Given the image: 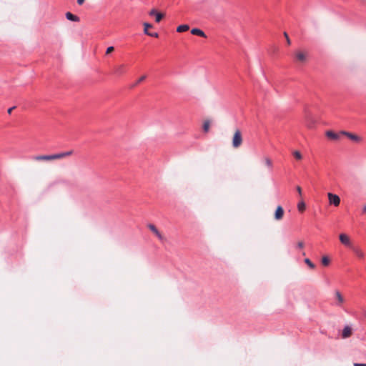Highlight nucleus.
<instances>
[{
	"instance_id": "6",
	"label": "nucleus",
	"mask_w": 366,
	"mask_h": 366,
	"mask_svg": "<svg viewBox=\"0 0 366 366\" xmlns=\"http://www.w3.org/2000/svg\"><path fill=\"white\" fill-rule=\"evenodd\" d=\"M335 296L336 300H337L336 302L335 303V305L337 307H341L345 302L344 297H342L340 292L338 290H336L335 292Z\"/></svg>"
},
{
	"instance_id": "33",
	"label": "nucleus",
	"mask_w": 366,
	"mask_h": 366,
	"mask_svg": "<svg viewBox=\"0 0 366 366\" xmlns=\"http://www.w3.org/2000/svg\"><path fill=\"white\" fill-rule=\"evenodd\" d=\"M14 109V107L9 108V109H8V113H9V114H11V112H12V110H13Z\"/></svg>"
},
{
	"instance_id": "13",
	"label": "nucleus",
	"mask_w": 366,
	"mask_h": 366,
	"mask_svg": "<svg viewBox=\"0 0 366 366\" xmlns=\"http://www.w3.org/2000/svg\"><path fill=\"white\" fill-rule=\"evenodd\" d=\"M296 58L299 61L304 62L306 60V54L302 51H297L295 54Z\"/></svg>"
},
{
	"instance_id": "24",
	"label": "nucleus",
	"mask_w": 366,
	"mask_h": 366,
	"mask_svg": "<svg viewBox=\"0 0 366 366\" xmlns=\"http://www.w3.org/2000/svg\"><path fill=\"white\" fill-rule=\"evenodd\" d=\"M144 32L145 34H147L149 32L148 31V29L152 28V26L149 23H144Z\"/></svg>"
},
{
	"instance_id": "20",
	"label": "nucleus",
	"mask_w": 366,
	"mask_h": 366,
	"mask_svg": "<svg viewBox=\"0 0 366 366\" xmlns=\"http://www.w3.org/2000/svg\"><path fill=\"white\" fill-rule=\"evenodd\" d=\"M321 262L323 266L327 267L330 264V259L327 256H323Z\"/></svg>"
},
{
	"instance_id": "12",
	"label": "nucleus",
	"mask_w": 366,
	"mask_h": 366,
	"mask_svg": "<svg viewBox=\"0 0 366 366\" xmlns=\"http://www.w3.org/2000/svg\"><path fill=\"white\" fill-rule=\"evenodd\" d=\"M125 72V65L120 64L115 67L114 73L117 75H122Z\"/></svg>"
},
{
	"instance_id": "35",
	"label": "nucleus",
	"mask_w": 366,
	"mask_h": 366,
	"mask_svg": "<svg viewBox=\"0 0 366 366\" xmlns=\"http://www.w3.org/2000/svg\"><path fill=\"white\" fill-rule=\"evenodd\" d=\"M362 211L364 213H366V204L363 207Z\"/></svg>"
},
{
	"instance_id": "17",
	"label": "nucleus",
	"mask_w": 366,
	"mask_h": 366,
	"mask_svg": "<svg viewBox=\"0 0 366 366\" xmlns=\"http://www.w3.org/2000/svg\"><path fill=\"white\" fill-rule=\"evenodd\" d=\"M203 131L205 133H207L209 131L210 128V121L209 120H205L203 123Z\"/></svg>"
},
{
	"instance_id": "18",
	"label": "nucleus",
	"mask_w": 366,
	"mask_h": 366,
	"mask_svg": "<svg viewBox=\"0 0 366 366\" xmlns=\"http://www.w3.org/2000/svg\"><path fill=\"white\" fill-rule=\"evenodd\" d=\"M306 209V205L304 201H300L297 204V209L300 212H303Z\"/></svg>"
},
{
	"instance_id": "15",
	"label": "nucleus",
	"mask_w": 366,
	"mask_h": 366,
	"mask_svg": "<svg viewBox=\"0 0 366 366\" xmlns=\"http://www.w3.org/2000/svg\"><path fill=\"white\" fill-rule=\"evenodd\" d=\"M66 17L68 20H70L72 21H79V18L77 16H76L70 12H67L66 14Z\"/></svg>"
},
{
	"instance_id": "26",
	"label": "nucleus",
	"mask_w": 366,
	"mask_h": 366,
	"mask_svg": "<svg viewBox=\"0 0 366 366\" xmlns=\"http://www.w3.org/2000/svg\"><path fill=\"white\" fill-rule=\"evenodd\" d=\"M304 246H305L304 242L302 241H300L296 244V248L297 249H302L304 247Z\"/></svg>"
},
{
	"instance_id": "1",
	"label": "nucleus",
	"mask_w": 366,
	"mask_h": 366,
	"mask_svg": "<svg viewBox=\"0 0 366 366\" xmlns=\"http://www.w3.org/2000/svg\"><path fill=\"white\" fill-rule=\"evenodd\" d=\"M73 150H69L67 152H60L57 154H50V155H37L34 156L32 159L35 161H51L55 159H63L64 157L71 156L73 154Z\"/></svg>"
},
{
	"instance_id": "32",
	"label": "nucleus",
	"mask_w": 366,
	"mask_h": 366,
	"mask_svg": "<svg viewBox=\"0 0 366 366\" xmlns=\"http://www.w3.org/2000/svg\"><path fill=\"white\" fill-rule=\"evenodd\" d=\"M84 1L85 0H77V3L78 4L81 5L84 4Z\"/></svg>"
},
{
	"instance_id": "11",
	"label": "nucleus",
	"mask_w": 366,
	"mask_h": 366,
	"mask_svg": "<svg viewBox=\"0 0 366 366\" xmlns=\"http://www.w3.org/2000/svg\"><path fill=\"white\" fill-rule=\"evenodd\" d=\"M191 34L193 35H197V36H199L204 37V38L207 37L205 33L202 30H201L198 28L192 29L191 30Z\"/></svg>"
},
{
	"instance_id": "9",
	"label": "nucleus",
	"mask_w": 366,
	"mask_h": 366,
	"mask_svg": "<svg viewBox=\"0 0 366 366\" xmlns=\"http://www.w3.org/2000/svg\"><path fill=\"white\" fill-rule=\"evenodd\" d=\"M149 16H155L156 22H159L164 16V15L162 13L158 12L156 9H152L149 11Z\"/></svg>"
},
{
	"instance_id": "16",
	"label": "nucleus",
	"mask_w": 366,
	"mask_h": 366,
	"mask_svg": "<svg viewBox=\"0 0 366 366\" xmlns=\"http://www.w3.org/2000/svg\"><path fill=\"white\" fill-rule=\"evenodd\" d=\"M189 26L187 24H182V25H179L177 28V31L182 33V32L189 30Z\"/></svg>"
},
{
	"instance_id": "8",
	"label": "nucleus",
	"mask_w": 366,
	"mask_h": 366,
	"mask_svg": "<svg viewBox=\"0 0 366 366\" xmlns=\"http://www.w3.org/2000/svg\"><path fill=\"white\" fill-rule=\"evenodd\" d=\"M148 228L157 237L159 240L162 241L164 239V237L154 224H148Z\"/></svg>"
},
{
	"instance_id": "31",
	"label": "nucleus",
	"mask_w": 366,
	"mask_h": 366,
	"mask_svg": "<svg viewBox=\"0 0 366 366\" xmlns=\"http://www.w3.org/2000/svg\"><path fill=\"white\" fill-rule=\"evenodd\" d=\"M285 37H286V39H287V44H290V39H289V36H288L287 34V33H285Z\"/></svg>"
},
{
	"instance_id": "34",
	"label": "nucleus",
	"mask_w": 366,
	"mask_h": 366,
	"mask_svg": "<svg viewBox=\"0 0 366 366\" xmlns=\"http://www.w3.org/2000/svg\"><path fill=\"white\" fill-rule=\"evenodd\" d=\"M362 315L366 318V310H362Z\"/></svg>"
},
{
	"instance_id": "22",
	"label": "nucleus",
	"mask_w": 366,
	"mask_h": 366,
	"mask_svg": "<svg viewBox=\"0 0 366 366\" xmlns=\"http://www.w3.org/2000/svg\"><path fill=\"white\" fill-rule=\"evenodd\" d=\"M305 264H307L308 265V267L313 269L315 268V265L314 263L312 262V261L309 259V258H306L305 259Z\"/></svg>"
},
{
	"instance_id": "36",
	"label": "nucleus",
	"mask_w": 366,
	"mask_h": 366,
	"mask_svg": "<svg viewBox=\"0 0 366 366\" xmlns=\"http://www.w3.org/2000/svg\"><path fill=\"white\" fill-rule=\"evenodd\" d=\"M312 124H313V123L308 124H307L308 127H312Z\"/></svg>"
},
{
	"instance_id": "29",
	"label": "nucleus",
	"mask_w": 366,
	"mask_h": 366,
	"mask_svg": "<svg viewBox=\"0 0 366 366\" xmlns=\"http://www.w3.org/2000/svg\"><path fill=\"white\" fill-rule=\"evenodd\" d=\"M296 189H297V191L298 194L301 196L302 195V189H301V187L300 186H297L296 187Z\"/></svg>"
},
{
	"instance_id": "25",
	"label": "nucleus",
	"mask_w": 366,
	"mask_h": 366,
	"mask_svg": "<svg viewBox=\"0 0 366 366\" xmlns=\"http://www.w3.org/2000/svg\"><path fill=\"white\" fill-rule=\"evenodd\" d=\"M147 78V76L146 75H143L141 77L139 78V79L137 81V82L135 83L134 86H137V84H140L141 82H142L143 81H144Z\"/></svg>"
},
{
	"instance_id": "19",
	"label": "nucleus",
	"mask_w": 366,
	"mask_h": 366,
	"mask_svg": "<svg viewBox=\"0 0 366 366\" xmlns=\"http://www.w3.org/2000/svg\"><path fill=\"white\" fill-rule=\"evenodd\" d=\"M344 134L347 135L350 139L357 142L360 140V137L355 134L348 133V132H343Z\"/></svg>"
},
{
	"instance_id": "4",
	"label": "nucleus",
	"mask_w": 366,
	"mask_h": 366,
	"mask_svg": "<svg viewBox=\"0 0 366 366\" xmlns=\"http://www.w3.org/2000/svg\"><path fill=\"white\" fill-rule=\"evenodd\" d=\"M327 196L330 204H333L335 207L340 205V199L338 195L334 194L332 193H328Z\"/></svg>"
},
{
	"instance_id": "28",
	"label": "nucleus",
	"mask_w": 366,
	"mask_h": 366,
	"mask_svg": "<svg viewBox=\"0 0 366 366\" xmlns=\"http://www.w3.org/2000/svg\"><path fill=\"white\" fill-rule=\"evenodd\" d=\"M147 35H148L149 36H152V37H158V33H157V32H154V33L149 32Z\"/></svg>"
},
{
	"instance_id": "30",
	"label": "nucleus",
	"mask_w": 366,
	"mask_h": 366,
	"mask_svg": "<svg viewBox=\"0 0 366 366\" xmlns=\"http://www.w3.org/2000/svg\"><path fill=\"white\" fill-rule=\"evenodd\" d=\"M354 366H366V363H355Z\"/></svg>"
},
{
	"instance_id": "10",
	"label": "nucleus",
	"mask_w": 366,
	"mask_h": 366,
	"mask_svg": "<svg viewBox=\"0 0 366 366\" xmlns=\"http://www.w3.org/2000/svg\"><path fill=\"white\" fill-rule=\"evenodd\" d=\"M352 335V329L350 326L346 325L342 332V337L345 339Z\"/></svg>"
},
{
	"instance_id": "2",
	"label": "nucleus",
	"mask_w": 366,
	"mask_h": 366,
	"mask_svg": "<svg viewBox=\"0 0 366 366\" xmlns=\"http://www.w3.org/2000/svg\"><path fill=\"white\" fill-rule=\"evenodd\" d=\"M242 143V137L241 132L239 129H237L234 132L233 139H232V146L234 148H238Z\"/></svg>"
},
{
	"instance_id": "5",
	"label": "nucleus",
	"mask_w": 366,
	"mask_h": 366,
	"mask_svg": "<svg viewBox=\"0 0 366 366\" xmlns=\"http://www.w3.org/2000/svg\"><path fill=\"white\" fill-rule=\"evenodd\" d=\"M356 257L360 259H363L365 257L364 251L359 247H352L351 248Z\"/></svg>"
},
{
	"instance_id": "21",
	"label": "nucleus",
	"mask_w": 366,
	"mask_h": 366,
	"mask_svg": "<svg viewBox=\"0 0 366 366\" xmlns=\"http://www.w3.org/2000/svg\"><path fill=\"white\" fill-rule=\"evenodd\" d=\"M264 160L265 165L269 169H272V160L269 157H265Z\"/></svg>"
},
{
	"instance_id": "7",
	"label": "nucleus",
	"mask_w": 366,
	"mask_h": 366,
	"mask_svg": "<svg viewBox=\"0 0 366 366\" xmlns=\"http://www.w3.org/2000/svg\"><path fill=\"white\" fill-rule=\"evenodd\" d=\"M284 209L282 206L279 205L274 212V219L277 221L281 220L284 216Z\"/></svg>"
},
{
	"instance_id": "23",
	"label": "nucleus",
	"mask_w": 366,
	"mask_h": 366,
	"mask_svg": "<svg viewBox=\"0 0 366 366\" xmlns=\"http://www.w3.org/2000/svg\"><path fill=\"white\" fill-rule=\"evenodd\" d=\"M294 157L297 160H301L302 158V154L299 151H294L292 152Z\"/></svg>"
},
{
	"instance_id": "14",
	"label": "nucleus",
	"mask_w": 366,
	"mask_h": 366,
	"mask_svg": "<svg viewBox=\"0 0 366 366\" xmlns=\"http://www.w3.org/2000/svg\"><path fill=\"white\" fill-rule=\"evenodd\" d=\"M326 136L329 139H332V140H337L339 138V134H337V133H335L332 131H327Z\"/></svg>"
},
{
	"instance_id": "37",
	"label": "nucleus",
	"mask_w": 366,
	"mask_h": 366,
	"mask_svg": "<svg viewBox=\"0 0 366 366\" xmlns=\"http://www.w3.org/2000/svg\"><path fill=\"white\" fill-rule=\"evenodd\" d=\"M302 255H304V256L305 255V252H302Z\"/></svg>"
},
{
	"instance_id": "27",
	"label": "nucleus",
	"mask_w": 366,
	"mask_h": 366,
	"mask_svg": "<svg viewBox=\"0 0 366 366\" xmlns=\"http://www.w3.org/2000/svg\"><path fill=\"white\" fill-rule=\"evenodd\" d=\"M114 50V46H109V47L107 49L106 54H110V53H111V52H112Z\"/></svg>"
},
{
	"instance_id": "3",
	"label": "nucleus",
	"mask_w": 366,
	"mask_h": 366,
	"mask_svg": "<svg viewBox=\"0 0 366 366\" xmlns=\"http://www.w3.org/2000/svg\"><path fill=\"white\" fill-rule=\"evenodd\" d=\"M339 238H340V241L341 242V243L342 244H344L345 246H346L350 249L353 247L350 238L349 237L348 235H347L345 234H340L339 236Z\"/></svg>"
}]
</instances>
